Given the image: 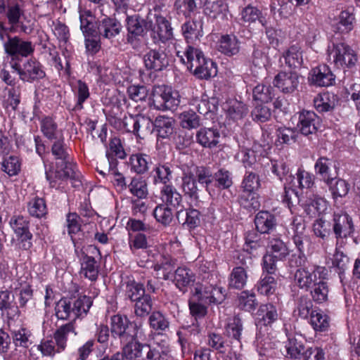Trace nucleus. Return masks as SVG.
<instances>
[{
	"label": "nucleus",
	"instance_id": "4c0bfd02",
	"mask_svg": "<svg viewBox=\"0 0 360 360\" xmlns=\"http://www.w3.org/2000/svg\"><path fill=\"white\" fill-rule=\"evenodd\" d=\"M295 282L300 288L308 290L316 283V275L307 269L300 268L295 274Z\"/></svg>",
	"mask_w": 360,
	"mask_h": 360
},
{
	"label": "nucleus",
	"instance_id": "0e129e2a",
	"mask_svg": "<svg viewBox=\"0 0 360 360\" xmlns=\"http://www.w3.org/2000/svg\"><path fill=\"white\" fill-rule=\"evenodd\" d=\"M27 210L30 214L37 218H41L47 212L46 202L44 198L35 197L27 204Z\"/></svg>",
	"mask_w": 360,
	"mask_h": 360
},
{
	"label": "nucleus",
	"instance_id": "6ab92c4d",
	"mask_svg": "<svg viewBox=\"0 0 360 360\" xmlns=\"http://www.w3.org/2000/svg\"><path fill=\"white\" fill-rule=\"evenodd\" d=\"M174 120L172 117L160 115L153 123V130L156 132L158 141L169 140L174 132Z\"/></svg>",
	"mask_w": 360,
	"mask_h": 360
},
{
	"label": "nucleus",
	"instance_id": "6e6552de",
	"mask_svg": "<svg viewBox=\"0 0 360 360\" xmlns=\"http://www.w3.org/2000/svg\"><path fill=\"white\" fill-rule=\"evenodd\" d=\"M328 57L338 68L355 65L357 56L354 50L345 43L332 44L327 49Z\"/></svg>",
	"mask_w": 360,
	"mask_h": 360
},
{
	"label": "nucleus",
	"instance_id": "2eb2a0df",
	"mask_svg": "<svg viewBox=\"0 0 360 360\" xmlns=\"http://www.w3.org/2000/svg\"><path fill=\"white\" fill-rule=\"evenodd\" d=\"M333 231L337 239L347 238L354 232L352 219L346 213H335L333 219Z\"/></svg>",
	"mask_w": 360,
	"mask_h": 360
},
{
	"label": "nucleus",
	"instance_id": "e433bc0d",
	"mask_svg": "<svg viewBox=\"0 0 360 360\" xmlns=\"http://www.w3.org/2000/svg\"><path fill=\"white\" fill-rule=\"evenodd\" d=\"M348 264L349 257L336 248L332 259V267L335 269L343 286L347 283L345 271L348 268Z\"/></svg>",
	"mask_w": 360,
	"mask_h": 360
},
{
	"label": "nucleus",
	"instance_id": "412c9836",
	"mask_svg": "<svg viewBox=\"0 0 360 360\" xmlns=\"http://www.w3.org/2000/svg\"><path fill=\"white\" fill-rule=\"evenodd\" d=\"M158 261L160 262L153 266L157 278L165 281L169 280L172 277L176 259L168 254H162Z\"/></svg>",
	"mask_w": 360,
	"mask_h": 360
},
{
	"label": "nucleus",
	"instance_id": "603ef678",
	"mask_svg": "<svg viewBox=\"0 0 360 360\" xmlns=\"http://www.w3.org/2000/svg\"><path fill=\"white\" fill-rule=\"evenodd\" d=\"M127 187L131 194L139 199L146 198L148 194L146 181L142 177L132 178Z\"/></svg>",
	"mask_w": 360,
	"mask_h": 360
},
{
	"label": "nucleus",
	"instance_id": "1a4fd4ad",
	"mask_svg": "<svg viewBox=\"0 0 360 360\" xmlns=\"http://www.w3.org/2000/svg\"><path fill=\"white\" fill-rule=\"evenodd\" d=\"M11 68L22 81L26 82H34L46 75L42 65L34 58L22 60V62L15 63Z\"/></svg>",
	"mask_w": 360,
	"mask_h": 360
},
{
	"label": "nucleus",
	"instance_id": "13d9d810",
	"mask_svg": "<svg viewBox=\"0 0 360 360\" xmlns=\"http://www.w3.org/2000/svg\"><path fill=\"white\" fill-rule=\"evenodd\" d=\"M285 348L290 357L298 358L304 353V338L301 335L289 338Z\"/></svg>",
	"mask_w": 360,
	"mask_h": 360
},
{
	"label": "nucleus",
	"instance_id": "5701e85b",
	"mask_svg": "<svg viewBox=\"0 0 360 360\" xmlns=\"http://www.w3.org/2000/svg\"><path fill=\"white\" fill-rule=\"evenodd\" d=\"M176 217L179 224L188 229H193L200 223V213L194 208L180 209L176 211Z\"/></svg>",
	"mask_w": 360,
	"mask_h": 360
},
{
	"label": "nucleus",
	"instance_id": "a211bd4d",
	"mask_svg": "<svg viewBox=\"0 0 360 360\" xmlns=\"http://www.w3.org/2000/svg\"><path fill=\"white\" fill-rule=\"evenodd\" d=\"M319 124V117L315 112L309 110L300 112L297 127L303 135L308 136L316 133Z\"/></svg>",
	"mask_w": 360,
	"mask_h": 360
},
{
	"label": "nucleus",
	"instance_id": "c756f323",
	"mask_svg": "<svg viewBox=\"0 0 360 360\" xmlns=\"http://www.w3.org/2000/svg\"><path fill=\"white\" fill-rule=\"evenodd\" d=\"M257 315L259 319L257 326L260 327V329L262 326L267 327L269 325H271L277 320L278 316L277 309L272 304H261Z\"/></svg>",
	"mask_w": 360,
	"mask_h": 360
},
{
	"label": "nucleus",
	"instance_id": "3c124183",
	"mask_svg": "<svg viewBox=\"0 0 360 360\" xmlns=\"http://www.w3.org/2000/svg\"><path fill=\"white\" fill-rule=\"evenodd\" d=\"M81 273L91 281L96 280L98 274V266L96 259L88 255H84L81 263Z\"/></svg>",
	"mask_w": 360,
	"mask_h": 360
},
{
	"label": "nucleus",
	"instance_id": "a18cd8bd",
	"mask_svg": "<svg viewBox=\"0 0 360 360\" xmlns=\"http://www.w3.org/2000/svg\"><path fill=\"white\" fill-rule=\"evenodd\" d=\"M326 184L329 187L334 199L345 197L350 189L349 184L342 179L333 177L330 180L328 179Z\"/></svg>",
	"mask_w": 360,
	"mask_h": 360
},
{
	"label": "nucleus",
	"instance_id": "a878e982",
	"mask_svg": "<svg viewBox=\"0 0 360 360\" xmlns=\"http://www.w3.org/2000/svg\"><path fill=\"white\" fill-rule=\"evenodd\" d=\"M160 199L162 204L173 210L179 209L182 202L181 195L172 185L163 186L160 190Z\"/></svg>",
	"mask_w": 360,
	"mask_h": 360
},
{
	"label": "nucleus",
	"instance_id": "49530a36",
	"mask_svg": "<svg viewBox=\"0 0 360 360\" xmlns=\"http://www.w3.org/2000/svg\"><path fill=\"white\" fill-rule=\"evenodd\" d=\"M240 15L241 20L244 22L251 24L259 20L263 27H266V20L262 16V11L251 4L248 5L242 9Z\"/></svg>",
	"mask_w": 360,
	"mask_h": 360
},
{
	"label": "nucleus",
	"instance_id": "f3484780",
	"mask_svg": "<svg viewBox=\"0 0 360 360\" xmlns=\"http://www.w3.org/2000/svg\"><path fill=\"white\" fill-rule=\"evenodd\" d=\"M122 28V26L118 20L105 16L98 21L96 30L101 37L112 39L120 33Z\"/></svg>",
	"mask_w": 360,
	"mask_h": 360
},
{
	"label": "nucleus",
	"instance_id": "c03bdc74",
	"mask_svg": "<svg viewBox=\"0 0 360 360\" xmlns=\"http://www.w3.org/2000/svg\"><path fill=\"white\" fill-rule=\"evenodd\" d=\"M269 254L276 257L277 260L283 261L289 255L286 245L278 238H269Z\"/></svg>",
	"mask_w": 360,
	"mask_h": 360
},
{
	"label": "nucleus",
	"instance_id": "37998d69",
	"mask_svg": "<svg viewBox=\"0 0 360 360\" xmlns=\"http://www.w3.org/2000/svg\"><path fill=\"white\" fill-rule=\"evenodd\" d=\"M336 103L335 96L328 92L317 95L314 99V105L320 112L332 110Z\"/></svg>",
	"mask_w": 360,
	"mask_h": 360
},
{
	"label": "nucleus",
	"instance_id": "f704fd0d",
	"mask_svg": "<svg viewBox=\"0 0 360 360\" xmlns=\"http://www.w3.org/2000/svg\"><path fill=\"white\" fill-rule=\"evenodd\" d=\"M172 165L169 163H158L154 167L153 182L155 184H162L163 186H172L170 183L172 179Z\"/></svg>",
	"mask_w": 360,
	"mask_h": 360
},
{
	"label": "nucleus",
	"instance_id": "de8ad7c7",
	"mask_svg": "<svg viewBox=\"0 0 360 360\" xmlns=\"http://www.w3.org/2000/svg\"><path fill=\"white\" fill-rule=\"evenodd\" d=\"M328 207V202L319 197L306 203L304 206V212L309 217H316L325 212Z\"/></svg>",
	"mask_w": 360,
	"mask_h": 360
},
{
	"label": "nucleus",
	"instance_id": "ddd939ff",
	"mask_svg": "<svg viewBox=\"0 0 360 360\" xmlns=\"http://www.w3.org/2000/svg\"><path fill=\"white\" fill-rule=\"evenodd\" d=\"M203 22L200 18L186 20L181 25V32L188 45H196L203 35Z\"/></svg>",
	"mask_w": 360,
	"mask_h": 360
},
{
	"label": "nucleus",
	"instance_id": "423d86ee",
	"mask_svg": "<svg viewBox=\"0 0 360 360\" xmlns=\"http://www.w3.org/2000/svg\"><path fill=\"white\" fill-rule=\"evenodd\" d=\"M170 13L155 8L154 14L151 15V37L155 42L165 43L173 38V29L169 21Z\"/></svg>",
	"mask_w": 360,
	"mask_h": 360
},
{
	"label": "nucleus",
	"instance_id": "9d476101",
	"mask_svg": "<svg viewBox=\"0 0 360 360\" xmlns=\"http://www.w3.org/2000/svg\"><path fill=\"white\" fill-rule=\"evenodd\" d=\"M10 225L20 240V246L23 250H30L32 246V234L30 231V221L23 216L11 217Z\"/></svg>",
	"mask_w": 360,
	"mask_h": 360
},
{
	"label": "nucleus",
	"instance_id": "09e8293b",
	"mask_svg": "<svg viewBox=\"0 0 360 360\" xmlns=\"http://www.w3.org/2000/svg\"><path fill=\"white\" fill-rule=\"evenodd\" d=\"M243 330V321L238 316L229 319L225 326V333L227 337L240 342Z\"/></svg>",
	"mask_w": 360,
	"mask_h": 360
},
{
	"label": "nucleus",
	"instance_id": "5fc2aeb1",
	"mask_svg": "<svg viewBox=\"0 0 360 360\" xmlns=\"http://www.w3.org/2000/svg\"><path fill=\"white\" fill-rule=\"evenodd\" d=\"M238 200L240 205L249 211H255L260 207L258 195L255 191H243Z\"/></svg>",
	"mask_w": 360,
	"mask_h": 360
},
{
	"label": "nucleus",
	"instance_id": "2f4dec72",
	"mask_svg": "<svg viewBox=\"0 0 360 360\" xmlns=\"http://www.w3.org/2000/svg\"><path fill=\"white\" fill-rule=\"evenodd\" d=\"M224 110L226 115L233 120H242L248 112L247 105L236 99L229 100L224 103Z\"/></svg>",
	"mask_w": 360,
	"mask_h": 360
},
{
	"label": "nucleus",
	"instance_id": "e2e57ef3",
	"mask_svg": "<svg viewBox=\"0 0 360 360\" xmlns=\"http://www.w3.org/2000/svg\"><path fill=\"white\" fill-rule=\"evenodd\" d=\"M41 130L43 134L49 139H57L63 136L58 130V126L50 117H46L41 121Z\"/></svg>",
	"mask_w": 360,
	"mask_h": 360
},
{
	"label": "nucleus",
	"instance_id": "774afa93",
	"mask_svg": "<svg viewBox=\"0 0 360 360\" xmlns=\"http://www.w3.org/2000/svg\"><path fill=\"white\" fill-rule=\"evenodd\" d=\"M181 126L184 129H196L200 126V117L193 111H184L179 115Z\"/></svg>",
	"mask_w": 360,
	"mask_h": 360
},
{
	"label": "nucleus",
	"instance_id": "338daca9",
	"mask_svg": "<svg viewBox=\"0 0 360 360\" xmlns=\"http://www.w3.org/2000/svg\"><path fill=\"white\" fill-rule=\"evenodd\" d=\"M148 157L143 154H134L129 158L131 169L137 174H143L148 169Z\"/></svg>",
	"mask_w": 360,
	"mask_h": 360
},
{
	"label": "nucleus",
	"instance_id": "6e6d98bb",
	"mask_svg": "<svg viewBox=\"0 0 360 360\" xmlns=\"http://www.w3.org/2000/svg\"><path fill=\"white\" fill-rule=\"evenodd\" d=\"M5 14L8 25L11 26L9 30L13 31L20 22L21 16L23 15V10L18 4H9L6 6Z\"/></svg>",
	"mask_w": 360,
	"mask_h": 360
},
{
	"label": "nucleus",
	"instance_id": "4d7b16f0",
	"mask_svg": "<svg viewBox=\"0 0 360 360\" xmlns=\"http://www.w3.org/2000/svg\"><path fill=\"white\" fill-rule=\"evenodd\" d=\"M238 307L241 310L248 312L255 311L258 304L255 294L247 290L240 292L238 297Z\"/></svg>",
	"mask_w": 360,
	"mask_h": 360
},
{
	"label": "nucleus",
	"instance_id": "72a5a7b5",
	"mask_svg": "<svg viewBox=\"0 0 360 360\" xmlns=\"http://www.w3.org/2000/svg\"><path fill=\"white\" fill-rule=\"evenodd\" d=\"M296 177L290 174L289 176L286 179V181L289 185H292V186L296 187V184H297V186L300 188H310L314 185V176L309 173L307 171H305L302 169H299L296 174Z\"/></svg>",
	"mask_w": 360,
	"mask_h": 360
},
{
	"label": "nucleus",
	"instance_id": "f257e3e1",
	"mask_svg": "<svg viewBox=\"0 0 360 360\" xmlns=\"http://www.w3.org/2000/svg\"><path fill=\"white\" fill-rule=\"evenodd\" d=\"M110 332L122 344L145 338L141 321H131L127 316L119 314L110 318Z\"/></svg>",
	"mask_w": 360,
	"mask_h": 360
},
{
	"label": "nucleus",
	"instance_id": "79ce46f5",
	"mask_svg": "<svg viewBox=\"0 0 360 360\" xmlns=\"http://www.w3.org/2000/svg\"><path fill=\"white\" fill-rule=\"evenodd\" d=\"M283 56L285 64L290 68H299L301 66L303 61L302 51L298 44L290 46L288 49L283 53Z\"/></svg>",
	"mask_w": 360,
	"mask_h": 360
},
{
	"label": "nucleus",
	"instance_id": "39448f33",
	"mask_svg": "<svg viewBox=\"0 0 360 360\" xmlns=\"http://www.w3.org/2000/svg\"><path fill=\"white\" fill-rule=\"evenodd\" d=\"M151 15L152 12L150 11L145 18L139 14L127 17V34L126 40L132 48H139L147 31L150 30V27H151Z\"/></svg>",
	"mask_w": 360,
	"mask_h": 360
},
{
	"label": "nucleus",
	"instance_id": "8fccbe9b",
	"mask_svg": "<svg viewBox=\"0 0 360 360\" xmlns=\"http://www.w3.org/2000/svg\"><path fill=\"white\" fill-rule=\"evenodd\" d=\"M248 274L246 270L242 266L233 269L229 281V286L231 288L240 290L247 283Z\"/></svg>",
	"mask_w": 360,
	"mask_h": 360
},
{
	"label": "nucleus",
	"instance_id": "69168bd1",
	"mask_svg": "<svg viewBox=\"0 0 360 360\" xmlns=\"http://www.w3.org/2000/svg\"><path fill=\"white\" fill-rule=\"evenodd\" d=\"M276 288L277 283L275 278L270 275H265L257 285L258 292L266 296L274 294Z\"/></svg>",
	"mask_w": 360,
	"mask_h": 360
},
{
	"label": "nucleus",
	"instance_id": "864d4df0",
	"mask_svg": "<svg viewBox=\"0 0 360 360\" xmlns=\"http://www.w3.org/2000/svg\"><path fill=\"white\" fill-rule=\"evenodd\" d=\"M124 295L127 299L135 302L146 295V289L142 283L129 281L125 283Z\"/></svg>",
	"mask_w": 360,
	"mask_h": 360
},
{
	"label": "nucleus",
	"instance_id": "c9c22d12",
	"mask_svg": "<svg viewBox=\"0 0 360 360\" xmlns=\"http://www.w3.org/2000/svg\"><path fill=\"white\" fill-rule=\"evenodd\" d=\"M174 281L176 286L181 291L195 281V274L186 267H178L174 275Z\"/></svg>",
	"mask_w": 360,
	"mask_h": 360
},
{
	"label": "nucleus",
	"instance_id": "473e14b6",
	"mask_svg": "<svg viewBox=\"0 0 360 360\" xmlns=\"http://www.w3.org/2000/svg\"><path fill=\"white\" fill-rule=\"evenodd\" d=\"M355 22L354 8H348L342 11L338 16V22L335 25L337 32L349 33L353 30Z\"/></svg>",
	"mask_w": 360,
	"mask_h": 360
},
{
	"label": "nucleus",
	"instance_id": "f03ea898",
	"mask_svg": "<svg viewBox=\"0 0 360 360\" xmlns=\"http://www.w3.org/2000/svg\"><path fill=\"white\" fill-rule=\"evenodd\" d=\"M219 279L216 274L205 273L202 274V281H199L195 288L193 295L198 301L205 304H219L224 299V292L218 285Z\"/></svg>",
	"mask_w": 360,
	"mask_h": 360
},
{
	"label": "nucleus",
	"instance_id": "f8f14e48",
	"mask_svg": "<svg viewBox=\"0 0 360 360\" xmlns=\"http://www.w3.org/2000/svg\"><path fill=\"white\" fill-rule=\"evenodd\" d=\"M75 165L68 158L65 160L56 161V170L54 172H46V177L50 181L51 187H55L56 180H66L75 178Z\"/></svg>",
	"mask_w": 360,
	"mask_h": 360
},
{
	"label": "nucleus",
	"instance_id": "680f3d73",
	"mask_svg": "<svg viewBox=\"0 0 360 360\" xmlns=\"http://www.w3.org/2000/svg\"><path fill=\"white\" fill-rule=\"evenodd\" d=\"M153 123L150 117L137 115L135 135L139 138L143 139L145 136L150 134L153 131Z\"/></svg>",
	"mask_w": 360,
	"mask_h": 360
},
{
	"label": "nucleus",
	"instance_id": "7c9ffc66",
	"mask_svg": "<svg viewBox=\"0 0 360 360\" xmlns=\"http://www.w3.org/2000/svg\"><path fill=\"white\" fill-rule=\"evenodd\" d=\"M240 42L233 34L222 35L219 41L218 50L227 56H233L240 51Z\"/></svg>",
	"mask_w": 360,
	"mask_h": 360
},
{
	"label": "nucleus",
	"instance_id": "393cba45",
	"mask_svg": "<svg viewBox=\"0 0 360 360\" xmlns=\"http://www.w3.org/2000/svg\"><path fill=\"white\" fill-rule=\"evenodd\" d=\"M255 224L257 231L260 233H270L276 229L277 226L275 216L266 211H262L257 214Z\"/></svg>",
	"mask_w": 360,
	"mask_h": 360
},
{
	"label": "nucleus",
	"instance_id": "b1692460",
	"mask_svg": "<svg viewBox=\"0 0 360 360\" xmlns=\"http://www.w3.org/2000/svg\"><path fill=\"white\" fill-rule=\"evenodd\" d=\"M200 186L193 173L188 172L183 174L181 188L186 197L193 200H198L200 193L202 191Z\"/></svg>",
	"mask_w": 360,
	"mask_h": 360
},
{
	"label": "nucleus",
	"instance_id": "a19ab883",
	"mask_svg": "<svg viewBox=\"0 0 360 360\" xmlns=\"http://www.w3.org/2000/svg\"><path fill=\"white\" fill-rule=\"evenodd\" d=\"M70 300L72 304V311H73L74 320L82 315H86L92 304L91 298L86 295H79L77 298Z\"/></svg>",
	"mask_w": 360,
	"mask_h": 360
},
{
	"label": "nucleus",
	"instance_id": "bf43d9fd",
	"mask_svg": "<svg viewBox=\"0 0 360 360\" xmlns=\"http://www.w3.org/2000/svg\"><path fill=\"white\" fill-rule=\"evenodd\" d=\"M310 323L316 331H326L329 327V319L321 310H314L311 313Z\"/></svg>",
	"mask_w": 360,
	"mask_h": 360
},
{
	"label": "nucleus",
	"instance_id": "052dcab7",
	"mask_svg": "<svg viewBox=\"0 0 360 360\" xmlns=\"http://www.w3.org/2000/svg\"><path fill=\"white\" fill-rule=\"evenodd\" d=\"M252 96L255 101L268 103L274 97V89L270 85L258 84L252 89Z\"/></svg>",
	"mask_w": 360,
	"mask_h": 360
},
{
	"label": "nucleus",
	"instance_id": "cd10ccee",
	"mask_svg": "<svg viewBox=\"0 0 360 360\" xmlns=\"http://www.w3.org/2000/svg\"><path fill=\"white\" fill-rule=\"evenodd\" d=\"M141 340L136 339L123 344L124 346L121 354L123 355L124 359L140 360L142 358L143 353L146 351L148 344L141 343Z\"/></svg>",
	"mask_w": 360,
	"mask_h": 360
},
{
	"label": "nucleus",
	"instance_id": "7ed1b4c3",
	"mask_svg": "<svg viewBox=\"0 0 360 360\" xmlns=\"http://www.w3.org/2000/svg\"><path fill=\"white\" fill-rule=\"evenodd\" d=\"M71 335H77L72 322L59 327L53 337L43 339L38 345V349L44 356H53L56 353H60L65 349L68 339Z\"/></svg>",
	"mask_w": 360,
	"mask_h": 360
},
{
	"label": "nucleus",
	"instance_id": "dca6fc26",
	"mask_svg": "<svg viewBox=\"0 0 360 360\" xmlns=\"http://www.w3.org/2000/svg\"><path fill=\"white\" fill-rule=\"evenodd\" d=\"M335 75L326 65H321L313 68L310 72L309 80L319 86H328L335 82Z\"/></svg>",
	"mask_w": 360,
	"mask_h": 360
},
{
	"label": "nucleus",
	"instance_id": "9b49d317",
	"mask_svg": "<svg viewBox=\"0 0 360 360\" xmlns=\"http://www.w3.org/2000/svg\"><path fill=\"white\" fill-rule=\"evenodd\" d=\"M143 60L146 68L154 72L162 71L169 65L167 54L160 49H149L143 55Z\"/></svg>",
	"mask_w": 360,
	"mask_h": 360
},
{
	"label": "nucleus",
	"instance_id": "c85d7f7f",
	"mask_svg": "<svg viewBox=\"0 0 360 360\" xmlns=\"http://www.w3.org/2000/svg\"><path fill=\"white\" fill-rule=\"evenodd\" d=\"M203 12L210 18L224 19L229 12V6L223 0H207Z\"/></svg>",
	"mask_w": 360,
	"mask_h": 360
},
{
	"label": "nucleus",
	"instance_id": "20e7f679",
	"mask_svg": "<svg viewBox=\"0 0 360 360\" xmlns=\"http://www.w3.org/2000/svg\"><path fill=\"white\" fill-rule=\"evenodd\" d=\"M34 50V45L31 41L25 40L19 36H6L4 51L9 60L11 67L32 56Z\"/></svg>",
	"mask_w": 360,
	"mask_h": 360
},
{
	"label": "nucleus",
	"instance_id": "4be33fe9",
	"mask_svg": "<svg viewBox=\"0 0 360 360\" xmlns=\"http://www.w3.org/2000/svg\"><path fill=\"white\" fill-rule=\"evenodd\" d=\"M199 79H207L217 75V66L212 60L207 58L205 56L199 60L195 62L194 68L190 70Z\"/></svg>",
	"mask_w": 360,
	"mask_h": 360
},
{
	"label": "nucleus",
	"instance_id": "0eeeda50",
	"mask_svg": "<svg viewBox=\"0 0 360 360\" xmlns=\"http://www.w3.org/2000/svg\"><path fill=\"white\" fill-rule=\"evenodd\" d=\"M180 103V96L168 86H155L152 93V105L158 110H174Z\"/></svg>",
	"mask_w": 360,
	"mask_h": 360
},
{
	"label": "nucleus",
	"instance_id": "bb28decb",
	"mask_svg": "<svg viewBox=\"0 0 360 360\" xmlns=\"http://www.w3.org/2000/svg\"><path fill=\"white\" fill-rule=\"evenodd\" d=\"M146 353V360H172L169 347L165 342L148 344Z\"/></svg>",
	"mask_w": 360,
	"mask_h": 360
},
{
	"label": "nucleus",
	"instance_id": "aec40b11",
	"mask_svg": "<svg viewBox=\"0 0 360 360\" xmlns=\"http://www.w3.org/2000/svg\"><path fill=\"white\" fill-rule=\"evenodd\" d=\"M220 133L213 127H202L195 134L196 142L204 148H212L217 146Z\"/></svg>",
	"mask_w": 360,
	"mask_h": 360
},
{
	"label": "nucleus",
	"instance_id": "58836bf2",
	"mask_svg": "<svg viewBox=\"0 0 360 360\" xmlns=\"http://www.w3.org/2000/svg\"><path fill=\"white\" fill-rule=\"evenodd\" d=\"M194 46L195 45H188L182 55H180V51L177 52V56L184 64L187 65L189 70H191L194 68L195 62H199L204 56L203 53Z\"/></svg>",
	"mask_w": 360,
	"mask_h": 360
},
{
	"label": "nucleus",
	"instance_id": "4468645a",
	"mask_svg": "<svg viewBox=\"0 0 360 360\" xmlns=\"http://www.w3.org/2000/svg\"><path fill=\"white\" fill-rule=\"evenodd\" d=\"M300 84V77L295 72H279L274 77V85L284 94L294 92Z\"/></svg>",
	"mask_w": 360,
	"mask_h": 360
},
{
	"label": "nucleus",
	"instance_id": "ea45409f",
	"mask_svg": "<svg viewBox=\"0 0 360 360\" xmlns=\"http://www.w3.org/2000/svg\"><path fill=\"white\" fill-rule=\"evenodd\" d=\"M313 231L316 236L323 240L322 246L325 251L327 252L331 233L330 223L323 220L321 218L318 219L313 224Z\"/></svg>",
	"mask_w": 360,
	"mask_h": 360
}]
</instances>
